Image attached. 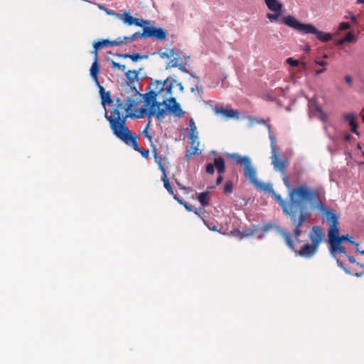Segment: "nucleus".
Masks as SVG:
<instances>
[{
  "instance_id": "nucleus-1",
  "label": "nucleus",
  "mask_w": 364,
  "mask_h": 364,
  "mask_svg": "<svg viewBox=\"0 0 364 364\" xmlns=\"http://www.w3.org/2000/svg\"><path fill=\"white\" fill-rule=\"evenodd\" d=\"M142 95L136 87H131L129 85L125 86L124 93H120V97L116 99L115 107L111 109L110 115L108 112L105 113V118L109 123L112 133L114 129H121L122 127L128 128L126 124L127 118H144L146 117H155L158 120H161L166 117L165 109H156V104L154 105H143L136 113H132V108L136 106Z\"/></svg>"
},
{
  "instance_id": "nucleus-2",
  "label": "nucleus",
  "mask_w": 364,
  "mask_h": 364,
  "mask_svg": "<svg viewBox=\"0 0 364 364\" xmlns=\"http://www.w3.org/2000/svg\"><path fill=\"white\" fill-rule=\"evenodd\" d=\"M288 197V202L282 205V209L284 215L291 218L295 227L301 229L303 223L311 216L306 210V205L309 204L312 208L319 210L321 189L304 183L299 184L289 191Z\"/></svg>"
},
{
  "instance_id": "nucleus-3",
  "label": "nucleus",
  "mask_w": 364,
  "mask_h": 364,
  "mask_svg": "<svg viewBox=\"0 0 364 364\" xmlns=\"http://www.w3.org/2000/svg\"><path fill=\"white\" fill-rule=\"evenodd\" d=\"M279 234L291 251L294 252L297 256L306 259H309L317 253L320 244L325 239V232L323 228L318 225L313 226L309 233L311 243H305L301 247L300 250H296L289 232L284 229H281Z\"/></svg>"
},
{
  "instance_id": "nucleus-4",
  "label": "nucleus",
  "mask_w": 364,
  "mask_h": 364,
  "mask_svg": "<svg viewBox=\"0 0 364 364\" xmlns=\"http://www.w3.org/2000/svg\"><path fill=\"white\" fill-rule=\"evenodd\" d=\"M282 21L289 27L303 33L314 34L316 38L323 42L327 43L332 39V35L329 33L318 31L311 23H303L299 21L292 16H287L282 19Z\"/></svg>"
},
{
  "instance_id": "nucleus-5",
  "label": "nucleus",
  "mask_w": 364,
  "mask_h": 364,
  "mask_svg": "<svg viewBox=\"0 0 364 364\" xmlns=\"http://www.w3.org/2000/svg\"><path fill=\"white\" fill-rule=\"evenodd\" d=\"M121 129H114L113 134L119 139L123 141L125 144L132 146L135 151L139 152L144 158H148L149 151L145 149L140 147L137 142V135L132 132L129 128L124 127Z\"/></svg>"
},
{
  "instance_id": "nucleus-6",
  "label": "nucleus",
  "mask_w": 364,
  "mask_h": 364,
  "mask_svg": "<svg viewBox=\"0 0 364 364\" xmlns=\"http://www.w3.org/2000/svg\"><path fill=\"white\" fill-rule=\"evenodd\" d=\"M319 210L322 212L329 224L328 237L329 244L336 242L339 235L338 216L331 210L327 209L325 205L321 202L319 205Z\"/></svg>"
},
{
  "instance_id": "nucleus-7",
  "label": "nucleus",
  "mask_w": 364,
  "mask_h": 364,
  "mask_svg": "<svg viewBox=\"0 0 364 364\" xmlns=\"http://www.w3.org/2000/svg\"><path fill=\"white\" fill-rule=\"evenodd\" d=\"M140 38H154L156 40H165L167 37V33L162 28H155L151 26H143V32L138 34Z\"/></svg>"
},
{
  "instance_id": "nucleus-8",
  "label": "nucleus",
  "mask_w": 364,
  "mask_h": 364,
  "mask_svg": "<svg viewBox=\"0 0 364 364\" xmlns=\"http://www.w3.org/2000/svg\"><path fill=\"white\" fill-rule=\"evenodd\" d=\"M254 186L260 191L271 193L274 200L280 205L281 208L288 202V200L283 199L279 194L277 193L274 191L272 186L269 183H264L257 181V183L254 184Z\"/></svg>"
},
{
  "instance_id": "nucleus-9",
  "label": "nucleus",
  "mask_w": 364,
  "mask_h": 364,
  "mask_svg": "<svg viewBox=\"0 0 364 364\" xmlns=\"http://www.w3.org/2000/svg\"><path fill=\"white\" fill-rule=\"evenodd\" d=\"M117 16L128 26L136 25L139 27H143L144 26L150 23V21L134 18L132 16L129 12H124L122 16L117 14Z\"/></svg>"
},
{
  "instance_id": "nucleus-10",
  "label": "nucleus",
  "mask_w": 364,
  "mask_h": 364,
  "mask_svg": "<svg viewBox=\"0 0 364 364\" xmlns=\"http://www.w3.org/2000/svg\"><path fill=\"white\" fill-rule=\"evenodd\" d=\"M164 106L165 107L161 109H165L166 114L167 113V111H168L170 113L173 114L178 117H181L185 114V112L183 111L180 104L176 102L175 97H169L168 101L166 102V105H164Z\"/></svg>"
},
{
  "instance_id": "nucleus-11",
  "label": "nucleus",
  "mask_w": 364,
  "mask_h": 364,
  "mask_svg": "<svg viewBox=\"0 0 364 364\" xmlns=\"http://www.w3.org/2000/svg\"><path fill=\"white\" fill-rule=\"evenodd\" d=\"M216 168L219 174H223L225 172V160L223 157L219 156L215 159L214 164H208L205 166V171L209 174H213Z\"/></svg>"
},
{
  "instance_id": "nucleus-12",
  "label": "nucleus",
  "mask_w": 364,
  "mask_h": 364,
  "mask_svg": "<svg viewBox=\"0 0 364 364\" xmlns=\"http://www.w3.org/2000/svg\"><path fill=\"white\" fill-rule=\"evenodd\" d=\"M151 90L142 95L144 99V102L147 104V105H154L156 104V109H161L162 102H160L159 100V95L156 90H154V87H150Z\"/></svg>"
},
{
  "instance_id": "nucleus-13",
  "label": "nucleus",
  "mask_w": 364,
  "mask_h": 364,
  "mask_svg": "<svg viewBox=\"0 0 364 364\" xmlns=\"http://www.w3.org/2000/svg\"><path fill=\"white\" fill-rule=\"evenodd\" d=\"M164 85H166V84H161V81H156L150 84V87H154V89L156 90L158 92L159 100H160V102H162V106L166 105L169 97H172L169 96L168 93L165 92Z\"/></svg>"
},
{
  "instance_id": "nucleus-14",
  "label": "nucleus",
  "mask_w": 364,
  "mask_h": 364,
  "mask_svg": "<svg viewBox=\"0 0 364 364\" xmlns=\"http://www.w3.org/2000/svg\"><path fill=\"white\" fill-rule=\"evenodd\" d=\"M279 154V151L272 153V165L276 171H278L284 175L286 174V169L288 166V162L287 160L279 159L278 157Z\"/></svg>"
},
{
  "instance_id": "nucleus-15",
  "label": "nucleus",
  "mask_w": 364,
  "mask_h": 364,
  "mask_svg": "<svg viewBox=\"0 0 364 364\" xmlns=\"http://www.w3.org/2000/svg\"><path fill=\"white\" fill-rule=\"evenodd\" d=\"M244 167V172L245 176L249 179L252 184H255L258 181L257 178V173L255 168L251 164V160L246 164Z\"/></svg>"
},
{
  "instance_id": "nucleus-16",
  "label": "nucleus",
  "mask_w": 364,
  "mask_h": 364,
  "mask_svg": "<svg viewBox=\"0 0 364 364\" xmlns=\"http://www.w3.org/2000/svg\"><path fill=\"white\" fill-rule=\"evenodd\" d=\"M125 76L127 79V82L122 85V92L121 93H124L125 86L129 85L131 87H135V82L138 81L139 79V72L134 70H128L125 73Z\"/></svg>"
},
{
  "instance_id": "nucleus-17",
  "label": "nucleus",
  "mask_w": 364,
  "mask_h": 364,
  "mask_svg": "<svg viewBox=\"0 0 364 364\" xmlns=\"http://www.w3.org/2000/svg\"><path fill=\"white\" fill-rule=\"evenodd\" d=\"M139 32H136L130 36L119 37L116 40L112 41V46H119L134 41L137 37Z\"/></svg>"
},
{
  "instance_id": "nucleus-18",
  "label": "nucleus",
  "mask_w": 364,
  "mask_h": 364,
  "mask_svg": "<svg viewBox=\"0 0 364 364\" xmlns=\"http://www.w3.org/2000/svg\"><path fill=\"white\" fill-rule=\"evenodd\" d=\"M344 119L346 122H348L349 125L351 127V131L355 134L359 135L358 131V124L355 120V114L353 113L346 114L344 115Z\"/></svg>"
},
{
  "instance_id": "nucleus-19",
  "label": "nucleus",
  "mask_w": 364,
  "mask_h": 364,
  "mask_svg": "<svg viewBox=\"0 0 364 364\" xmlns=\"http://www.w3.org/2000/svg\"><path fill=\"white\" fill-rule=\"evenodd\" d=\"M214 111L216 114H222L227 118H234L238 115V112L237 110L228 109L223 107H215Z\"/></svg>"
},
{
  "instance_id": "nucleus-20",
  "label": "nucleus",
  "mask_w": 364,
  "mask_h": 364,
  "mask_svg": "<svg viewBox=\"0 0 364 364\" xmlns=\"http://www.w3.org/2000/svg\"><path fill=\"white\" fill-rule=\"evenodd\" d=\"M98 87L100 89V97H101V100H102V104L105 107V112H107V109H106V105H110L113 102L111 98L110 92L108 91L106 92L105 88L100 85V86H98Z\"/></svg>"
},
{
  "instance_id": "nucleus-21",
  "label": "nucleus",
  "mask_w": 364,
  "mask_h": 364,
  "mask_svg": "<svg viewBox=\"0 0 364 364\" xmlns=\"http://www.w3.org/2000/svg\"><path fill=\"white\" fill-rule=\"evenodd\" d=\"M90 72V76L92 77V79L93 80V81L96 83V85L97 86H100V82H99L98 77H97L98 73L100 72V65L98 63V59L97 58H95L94 59V61L91 65Z\"/></svg>"
},
{
  "instance_id": "nucleus-22",
  "label": "nucleus",
  "mask_w": 364,
  "mask_h": 364,
  "mask_svg": "<svg viewBox=\"0 0 364 364\" xmlns=\"http://www.w3.org/2000/svg\"><path fill=\"white\" fill-rule=\"evenodd\" d=\"M151 146H152V153H153L155 161L159 165V170L162 172V174H164V173H166V168L164 167L163 162L166 158L159 156L156 146L151 145Z\"/></svg>"
},
{
  "instance_id": "nucleus-23",
  "label": "nucleus",
  "mask_w": 364,
  "mask_h": 364,
  "mask_svg": "<svg viewBox=\"0 0 364 364\" xmlns=\"http://www.w3.org/2000/svg\"><path fill=\"white\" fill-rule=\"evenodd\" d=\"M330 252L333 257H336L338 253L343 255L346 254V248L341 246V243L338 242L330 244Z\"/></svg>"
},
{
  "instance_id": "nucleus-24",
  "label": "nucleus",
  "mask_w": 364,
  "mask_h": 364,
  "mask_svg": "<svg viewBox=\"0 0 364 364\" xmlns=\"http://www.w3.org/2000/svg\"><path fill=\"white\" fill-rule=\"evenodd\" d=\"M267 8L272 12L282 11V4L277 0H264Z\"/></svg>"
},
{
  "instance_id": "nucleus-25",
  "label": "nucleus",
  "mask_w": 364,
  "mask_h": 364,
  "mask_svg": "<svg viewBox=\"0 0 364 364\" xmlns=\"http://www.w3.org/2000/svg\"><path fill=\"white\" fill-rule=\"evenodd\" d=\"M118 57L122 58H130L132 61L136 62L139 60H142L144 58H146V55H142L140 53H125V54H117Z\"/></svg>"
},
{
  "instance_id": "nucleus-26",
  "label": "nucleus",
  "mask_w": 364,
  "mask_h": 364,
  "mask_svg": "<svg viewBox=\"0 0 364 364\" xmlns=\"http://www.w3.org/2000/svg\"><path fill=\"white\" fill-rule=\"evenodd\" d=\"M230 158L234 160L237 164H241L245 166L250 160L248 156H240L238 154H232L230 155Z\"/></svg>"
},
{
  "instance_id": "nucleus-27",
  "label": "nucleus",
  "mask_w": 364,
  "mask_h": 364,
  "mask_svg": "<svg viewBox=\"0 0 364 364\" xmlns=\"http://www.w3.org/2000/svg\"><path fill=\"white\" fill-rule=\"evenodd\" d=\"M175 83L176 80L173 79L171 80L169 77H168L164 82H161V84H166V85L164 87L166 90L165 92L168 93L169 96H171L172 95V89L175 86Z\"/></svg>"
},
{
  "instance_id": "nucleus-28",
  "label": "nucleus",
  "mask_w": 364,
  "mask_h": 364,
  "mask_svg": "<svg viewBox=\"0 0 364 364\" xmlns=\"http://www.w3.org/2000/svg\"><path fill=\"white\" fill-rule=\"evenodd\" d=\"M208 194H209V192L206 191V192L200 193L198 196V200L200 203V204L203 207H205V206L208 205V204H209V201L208 199Z\"/></svg>"
},
{
  "instance_id": "nucleus-29",
  "label": "nucleus",
  "mask_w": 364,
  "mask_h": 364,
  "mask_svg": "<svg viewBox=\"0 0 364 364\" xmlns=\"http://www.w3.org/2000/svg\"><path fill=\"white\" fill-rule=\"evenodd\" d=\"M161 180L164 182V188L171 196H173L174 194V192H173V190L169 183L166 173H164V174H162Z\"/></svg>"
},
{
  "instance_id": "nucleus-30",
  "label": "nucleus",
  "mask_w": 364,
  "mask_h": 364,
  "mask_svg": "<svg viewBox=\"0 0 364 364\" xmlns=\"http://www.w3.org/2000/svg\"><path fill=\"white\" fill-rule=\"evenodd\" d=\"M191 76L194 80V83L196 84V87H191V92H195L196 91H198V92L201 95L203 94V87L201 85H199V82H200L199 78L198 77H193L192 75H191Z\"/></svg>"
},
{
  "instance_id": "nucleus-31",
  "label": "nucleus",
  "mask_w": 364,
  "mask_h": 364,
  "mask_svg": "<svg viewBox=\"0 0 364 364\" xmlns=\"http://www.w3.org/2000/svg\"><path fill=\"white\" fill-rule=\"evenodd\" d=\"M105 46H112V41L108 40V39L102 40L100 41L95 43L93 46H94V48H95V49H101Z\"/></svg>"
},
{
  "instance_id": "nucleus-32",
  "label": "nucleus",
  "mask_w": 364,
  "mask_h": 364,
  "mask_svg": "<svg viewBox=\"0 0 364 364\" xmlns=\"http://www.w3.org/2000/svg\"><path fill=\"white\" fill-rule=\"evenodd\" d=\"M159 54L160 57L163 59L170 58L171 57H174L175 55H177L174 49H169L168 50L164 52L160 51Z\"/></svg>"
},
{
  "instance_id": "nucleus-33",
  "label": "nucleus",
  "mask_w": 364,
  "mask_h": 364,
  "mask_svg": "<svg viewBox=\"0 0 364 364\" xmlns=\"http://www.w3.org/2000/svg\"><path fill=\"white\" fill-rule=\"evenodd\" d=\"M188 139L191 146L198 148L200 142L198 141V134L188 135Z\"/></svg>"
},
{
  "instance_id": "nucleus-34",
  "label": "nucleus",
  "mask_w": 364,
  "mask_h": 364,
  "mask_svg": "<svg viewBox=\"0 0 364 364\" xmlns=\"http://www.w3.org/2000/svg\"><path fill=\"white\" fill-rule=\"evenodd\" d=\"M198 148L191 146L190 149L186 150L185 158L186 161H189L192 156L198 154Z\"/></svg>"
},
{
  "instance_id": "nucleus-35",
  "label": "nucleus",
  "mask_w": 364,
  "mask_h": 364,
  "mask_svg": "<svg viewBox=\"0 0 364 364\" xmlns=\"http://www.w3.org/2000/svg\"><path fill=\"white\" fill-rule=\"evenodd\" d=\"M203 223L208 227V228L210 230L218 231V224L215 221H208L203 219Z\"/></svg>"
},
{
  "instance_id": "nucleus-36",
  "label": "nucleus",
  "mask_w": 364,
  "mask_h": 364,
  "mask_svg": "<svg viewBox=\"0 0 364 364\" xmlns=\"http://www.w3.org/2000/svg\"><path fill=\"white\" fill-rule=\"evenodd\" d=\"M281 14H282V11L274 12V14L268 13V14H267V18L271 22H274V21H278Z\"/></svg>"
},
{
  "instance_id": "nucleus-37",
  "label": "nucleus",
  "mask_w": 364,
  "mask_h": 364,
  "mask_svg": "<svg viewBox=\"0 0 364 364\" xmlns=\"http://www.w3.org/2000/svg\"><path fill=\"white\" fill-rule=\"evenodd\" d=\"M344 241H348L350 243H354L353 237L349 235H340L336 242L342 243Z\"/></svg>"
},
{
  "instance_id": "nucleus-38",
  "label": "nucleus",
  "mask_w": 364,
  "mask_h": 364,
  "mask_svg": "<svg viewBox=\"0 0 364 364\" xmlns=\"http://www.w3.org/2000/svg\"><path fill=\"white\" fill-rule=\"evenodd\" d=\"M189 127H190V133L189 135L193 136V134H198L197 132V127L196 123L193 119L189 120Z\"/></svg>"
},
{
  "instance_id": "nucleus-39",
  "label": "nucleus",
  "mask_w": 364,
  "mask_h": 364,
  "mask_svg": "<svg viewBox=\"0 0 364 364\" xmlns=\"http://www.w3.org/2000/svg\"><path fill=\"white\" fill-rule=\"evenodd\" d=\"M232 190H233V183H232V182L231 181H226L225 184V186H224V188H223V192L225 194H229V193H231L232 192Z\"/></svg>"
},
{
  "instance_id": "nucleus-40",
  "label": "nucleus",
  "mask_w": 364,
  "mask_h": 364,
  "mask_svg": "<svg viewBox=\"0 0 364 364\" xmlns=\"http://www.w3.org/2000/svg\"><path fill=\"white\" fill-rule=\"evenodd\" d=\"M269 139H270V144H271L270 145H271L272 153L279 151V149L277 147L275 137L272 134H270Z\"/></svg>"
},
{
  "instance_id": "nucleus-41",
  "label": "nucleus",
  "mask_w": 364,
  "mask_h": 364,
  "mask_svg": "<svg viewBox=\"0 0 364 364\" xmlns=\"http://www.w3.org/2000/svg\"><path fill=\"white\" fill-rule=\"evenodd\" d=\"M178 65L179 64L178 63V59L175 58L174 59L171 60L167 63V65H166V69L168 70L171 68H177Z\"/></svg>"
},
{
  "instance_id": "nucleus-42",
  "label": "nucleus",
  "mask_w": 364,
  "mask_h": 364,
  "mask_svg": "<svg viewBox=\"0 0 364 364\" xmlns=\"http://www.w3.org/2000/svg\"><path fill=\"white\" fill-rule=\"evenodd\" d=\"M255 230H252V229L245 230L241 232V237H244L252 236L255 234Z\"/></svg>"
},
{
  "instance_id": "nucleus-43",
  "label": "nucleus",
  "mask_w": 364,
  "mask_h": 364,
  "mask_svg": "<svg viewBox=\"0 0 364 364\" xmlns=\"http://www.w3.org/2000/svg\"><path fill=\"white\" fill-rule=\"evenodd\" d=\"M355 36L351 33V32H348L346 36L344 37V41L346 42H349V43H351V42H354L355 41Z\"/></svg>"
},
{
  "instance_id": "nucleus-44",
  "label": "nucleus",
  "mask_w": 364,
  "mask_h": 364,
  "mask_svg": "<svg viewBox=\"0 0 364 364\" xmlns=\"http://www.w3.org/2000/svg\"><path fill=\"white\" fill-rule=\"evenodd\" d=\"M286 63L293 67H296L299 65V61L298 60H294L292 58H288L286 60Z\"/></svg>"
},
{
  "instance_id": "nucleus-45",
  "label": "nucleus",
  "mask_w": 364,
  "mask_h": 364,
  "mask_svg": "<svg viewBox=\"0 0 364 364\" xmlns=\"http://www.w3.org/2000/svg\"><path fill=\"white\" fill-rule=\"evenodd\" d=\"M112 67L113 68H119L122 71H125V70H126V66L124 65H122V64L114 62V61H112Z\"/></svg>"
},
{
  "instance_id": "nucleus-46",
  "label": "nucleus",
  "mask_w": 364,
  "mask_h": 364,
  "mask_svg": "<svg viewBox=\"0 0 364 364\" xmlns=\"http://www.w3.org/2000/svg\"><path fill=\"white\" fill-rule=\"evenodd\" d=\"M150 123H151V122H150V121H149L148 124H146V127L145 129H144V130L143 131V132H142V134H143V136H144L145 138H147V139H149L150 141H151L152 137H151V136H150V135L149 134V133H148V129H149V128Z\"/></svg>"
},
{
  "instance_id": "nucleus-47",
  "label": "nucleus",
  "mask_w": 364,
  "mask_h": 364,
  "mask_svg": "<svg viewBox=\"0 0 364 364\" xmlns=\"http://www.w3.org/2000/svg\"><path fill=\"white\" fill-rule=\"evenodd\" d=\"M302 230L298 227H295L294 230V235L296 238L297 241L299 242V237L301 235Z\"/></svg>"
},
{
  "instance_id": "nucleus-48",
  "label": "nucleus",
  "mask_w": 364,
  "mask_h": 364,
  "mask_svg": "<svg viewBox=\"0 0 364 364\" xmlns=\"http://www.w3.org/2000/svg\"><path fill=\"white\" fill-rule=\"evenodd\" d=\"M339 30L343 31L350 28V24L348 22H341L338 26Z\"/></svg>"
},
{
  "instance_id": "nucleus-49",
  "label": "nucleus",
  "mask_w": 364,
  "mask_h": 364,
  "mask_svg": "<svg viewBox=\"0 0 364 364\" xmlns=\"http://www.w3.org/2000/svg\"><path fill=\"white\" fill-rule=\"evenodd\" d=\"M283 182H284V184L285 185V186L288 188V189H290L291 188V184H290V182L289 181V178L288 177L286 176V174L284 175V177H283Z\"/></svg>"
},
{
  "instance_id": "nucleus-50",
  "label": "nucleus",
  "mask_w": 364,
  "mask_h": 364,
  "mask_svg": "<svg viewBox=\"0 0 364 364\" xmlns=\"http://www.w3.org/2000/svg\"><path fill=\"white\" fill-rule=\"evenodd\" d=\"M176 183L178 186V187L181 189V190H186L188 192H191L192 191L191 188H187L186 187L183 186V185H181L176 179Z\"/></svg>"
},
{
  "instance_id": "nucleus-51",
  "label": "nucleus",
  "mask_w": 364,
  "mask_h": 364,
  "mask_svg": "<svg viewBox=\"0 0 364 364\" xmlns=\"http://www.w3.org/2000/svg\"><path fill=\"white\" fill-rule=\"evenodd\" d=\"M173 198L176 200H177V201H178V203L179 204H181V205H183V203L185 202V201H183L182 199H181L180 198H178V197L177 196V195H176L175 193L173 195Z\"/></svg>"
},
{
  "instance_id": "nucleus-52",
  "label": "nucleus",
  "mask_w": 364,
  "mask_h": 364,
  "mask_svg": "<svg viewBox=\"0 0 364 364\" xmlns=\"http://www.w3.org/2000/svg\"><path fill=\"white\" fill-rule=\"evenodd\" d=\"M180 70H181L182 72L183 73H188V70L186 68L185 66H183L182 64H179L178 66L177 67Z\"/></svg>"
},
{
  "instance_id": "nucleus-53",
  "label": "nucleus",
  "mask_w": 364,
  "mask_h": 364,
  "mask_svg": "<svg viewBox=\"0 0 364 364\" xmlns=\"http://www.w3.org/2000/svg\"><path fill=\"white\" fill-rule=\"evenodd\" d=\"M175 86L178 87V88H179V90H180V91H181V92H183L184 91V87H183V85H182V83H181V82H177L176 81Z\"/></svg>"
},
{
  "instance_id": "nucleus-54",
  "label": "nucleus",
  "mask_w": 364,
  "mask_h": 364,
  "mask_svg": "<svg viewBox=\"0 0 364 364\" xmlns=\"http://www.w3.org/2000/svg\"><path fill=\"white\" fill-rule=\"evenodd\" d=\"M183 205L185 207V208L187 210H188V211H191L192 210L191 206L187 202H184Z\"/></svg>"
},
{
  "instance_id": "nucleus-55",
  "label": "nucleus",
  "mask_w": 364,
  "mask_h": 364,
  "mask_svg": "<svg viewBox=\"0 0 364 364\" xmlns=\"http://www.w3.org/2000/svg\"><path fill=\"white\" fill-rule=\"evenodd\" d=\"M351 138H352V136L348 133L346 134L343 137V139L346 141H349L351 139Z\"/></svg>"
},
{
  "instance_id": "nucleus-56",
  "label": "nucleus",
  "mask_w": 364,
  "mask_h": 364,
  "mask_svg": "<svg viewBox=\"0 0 364 364\" xmlns=\"http://www.w3.org/2000/svg\"><path fill=\"white\" fill-rule=\"evenodd\" d=\"M222 174H220V176L216 179V184L219 185L222 183L223 180V177L221 176Z\"/></svg>"
},
{
  "instance_id": "nucleus-57",
  "label": "nucleus",
  "mask_w": 364,
  "mask_h": 364,
  "mask_svg": "<svg viewBox=\"0 0 364 364\" xmlns=\"http://www.w3.org/2000/svg\"><path fill=\"white\" fill-rule=\"evenodd\" d=\"M345 80L348 84H351L352 82V77L350 75H346L345 77Z\"/></svg>"
},
{
  "instance_id": "nucleus-58",
  "label": "nucleus",
  "mask_w": 364,
  "mask_h": 364,
  "mask_svg": "<svg viewBox=\"0 0 364 364\" xmlns=\"http://www.w3.org/2000/svg\"><path fill=\"white\" fill-rule=\"evenodd\" d=\"M316 63L321 66H325L327 65V63L324 60H319V61L316 60Z\"/></svg>"
},
{
  "instance_id": "nucleus-59",
  "label": "nucleus",
  "mask_w": 364,
  "mask_h": 364,
  "mask_svg": "<svg viewBox=\"0 0 364 364\" xmlns=\"http://www.w3.org/2000/svg\"><path fill=\"white\" fill-rule=\"evenodd\" d=\"M348 261L351 263V264H353L355 262V259L353 257V256H348Z\"/></svg>"
},
{
  "instance_id": "nucleus-60",
  "label": "nucleus",
  "mask_w": 364,
  "mask_h": 364,
  "mask_svg": "<svg viewBox=\"0 0 364 364\" xmlns=\"http://www.w3.org/2000/svg\"><path fill=\"white\" fill-rule=\"evenodd\" d=\"M350 20L351 21H353L354 23H357V18L356 17L354 16V15H352L350 16Z\"/></svg>"
},
{
  "instance_id": "nucleus-61",
  "label": "nucleus",
  "mask_w": 364,
  "mask_h": 364,
  "mask_svg": "<svg viewBox=\"0 0 364 364\" xmlns=\"http://www.w3.org/2000/svg\"><path fill=\"white\" fill-rule=\"evenodd\" d=\"M325 70H326L325 68H323V69H321V70H318L316 71V75H319L320 73H323Z\"/></svg>"
},
{
  "instance_id": "nucleus-62",
  "label": "nucleus",
  "mask_w": 364,
  "mask_h": 364,
  "mask_svg": "<svg viewBox=\"0 0 364 364\" xmlns=\"http://www.w3.org/2000/svg\"><path fill=\"white\" fill-rule=\"evenodd\" d=\"M98 50L99 49L94 48V50L92 51V53L95 55V58H97V59H98V58H97V50Z\"/></svg>"
},
{
  "instance_id": "nucleus-63",
  "label": "nucleus",
  "mask_w": 364,
  "mask_h": 364,
  "mask_svg": "<svg viewBox=\"0 0 364 364\" xmlns=\"http://www.w3.org/2000/svg\"><path fill=\"white\" fill-rule=\"evenodd\" d=\"M344 43H346V41H344V38H343L340 39V40L338 41V45H342V44H343Z\"/></svg>"
},
{
  "instance_id": "nucleus-64",
  "label": "nucleus",
  "mask_w": 364,
  "mask_h": 364,
  "mask_svg": "<svg viewBox=\"0 0 364 364\" xmlns=\"http://www.w3.org/2000/svg\"><path fill=\"white\" fill-rule=\"evenodd\" d=\"M352 244L356 247V250L359 251V249H358L359 244L358 242H356L355 241H354V243H352Z\"/></svg>"
}]
</instances>
